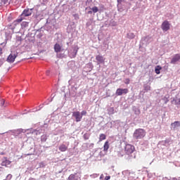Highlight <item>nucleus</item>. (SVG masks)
<instances>
[{"label":"nucleus","instance_id":"nucleus-30","mask_svg":"<svg viewBox=\"0 0 180 180\" xmlns=\"http://www.w3.org/2000/svg\"><path fill=\"white\" fill-rule=\"evenodd\" d=\"M92 12H93L92 11H89L87 12V13H88L89 15H92Z\"/></svg>","mask_w":180,"mask_h":180},{"label":"nucleus","instance_id":"nucleus-18","mask_svg":"<svg viewBox=\"0 0 180 180\" xmlns=\"http://www.w3.org/2000/svg\"><path fill=\"white\" fill-rule=\"evenodd\" d=\"M127 37L128 39H134V37H136V35H134V33L131 32L127 34Z\"/></svg>","mask_w":180,"mask_h":180},{"label":"nucleus","instance_id":"nucleus-16","mask_svg":"<svg viewBox=\"0 0 180 180\" xmlns=\"http://www.w3.org/2000/svg\"><path fill=\"white\" fill-rule=\"evenodd\" d=\"M161 70H162V68L160 65H158L155 69V72L156 74L158 75V74H160Z\"/></svg>","mask_w":180,"mask_h":180},{"label":"nucleus","instance_id":"nucleus-28","mask_svg":"<svg viewBox=\"0 0 180 180\" xmlns=\"http://www.w3.org/2000/svg\"><path fill=\"white\" fill-rule=\"evenodd\" d=\"M73 16L75 18V19H79V15L78 14H74Z\"/></svg>","mask_w":180,"mask_h":180},{"label":"nucleus","instance_id":"nucleus-8","mask_svg":"<svg viewBox=\"0 0 180 180\" xmlns=\"http://www.w3.org/2000/svg\"><path fill=\"white\" fill-rule=\"evenodd\" d=\"M33 11V8H31L30 10L29 9H25L22 14H21V16H23L24 18H26L27 16H30L32 15V11Z\"/></svg>","mask_w":180,"mask_h":180},{"label":"nucleus","instance_id":"nucleus-29","mask_svg":"<svg viewBox=\"0 0 180 180\" xmlns=\"http://www.w3.org/2000/svg\"><path fill=\"white\" fill-rule=\"evenodd\" d=\"M151 87H150V86H147L146 88H145V90L146 91H150Z\"/></svg>","mask_w":180,"mask_h":180},{"label":"nucleus","instance_id":"nucleus-2","mask_svg":"<svg viewBox=\"0 0 180 180\" xmlns=\"http://www.w3.org/2000/svg\"><path fill=\"white\" fill-rule=\"evenodd\" d=\"M135 148L133 145L131 144H127L125 146V153L127 154V155H130V154H133L134 153Z\"/></svg>","mask_w":180,"mask_h":180},{"label":"nucleus","instance_id":"nucleus-4","mask_svg":"<svg viewBox=\"0 0 180 180\" xmlns=\"http://www.w3.org/2000/svg\"><path fill=\"white\" fill-rule=\"evenodd\" d=\"M171 24H169V22L168 20H165L161 25V29L163 30V32H168L169 30Z\"/></svg>","mask_w":180,"mask_h":180},{"label":"nucleus","instance_id":"nucleus-35","mask_svg":"<svg viewBox=\"0 0 180 180\" xmlns=\"http://www.w3.org/2000/svg\"><path fill=\"white\" fill-rule=\"evenodd\" d=\"M85 140H88V138L87 137H84Z\"/></svg>","mask_w":180,"mask_h":180},{"label":"nucleus","instance_id":"nucleus-23","mask_svg":"<svg viewBox=\"0 0 180 180\" xmlns=\"http://www.w3.org/2000/svg\"><path fill=\"white\" fill-rule=\"evenodd\" d=\"M174 124V127H176V126H179L180 124V122L179 121H175L173 124Z\"/></svg>","mask_w":180,"mask_h":180},{"label":"nucleus","instance_id":"nucleus-6","mask_svg":"<svg viewBox=\"0 0 180 180\" xmlns=\"http://www.w3.org/2000/svg\"><path fill=\"white\" fill-rule=\"evenodd\" d=\"M72 116L75 117L76 122H81V119H82V115H81L79 111L73 112Z\"/></svg>","mask_w":180,"mask_h":180},{"label":"nucleus","instance_id":"nucleus-14","mask_svg":"<svg viewBox=\"0 0 180 180\" xmlns=\"http://www.w3.org/2000/svg\"><path fill=\"white\" fill-rule=\"evenodd\" d=\"M23 19H25V18L23 16H22V15L20 16V18L18 19H16L13 23L14 25L16 26V25H19V23H20V22H22V20H23Z\"/></svg>","mask_w":180,"mask_h":180},{"label":"nucleus","instance_id":"nucleus-9","mask_svg":"<svg viewBox=\"0 0 180 180\" xmlns=\"http://www.w3.org/2000/svg\"><path fill=\"white\" fill-rule=\"evenodd\" d=\"M54 51L55 53H61V51H63V46L61 45H60V44L56 43L54 46Z\"/></svg>","mask_w":180,"mask_h":180},{"label":"nucleus","instance_id":"nucleus-7","mask_svg":"<svg viewBox=\"0 0 180 180\" xmlns=\"http://www.w3.org/2000/svg\"><path fill=\"white\" fill-rule=\"evenodd\" d=\"M180 60V53L175 54L171 60V64H176Z\"/></svg>","mask_w":180,"mask_h":180},{"label":"nucleus","instance_id":"nucleus-20","mask_svg":"<svg viewBox=\"0 0 180 180\" xmlns=\"http://www.w3.org/2000/svg\"><path fill=\"white\" fill-rule=\"evenodd\" d=\"M93 13H96L97 12L99 11V8H98L97 6H94L93 8H91Z\"/></svg>","mask_w":180,"mask_h":180},{"label":"nucleus","instance_id":"nucleus-10","mask_svg":"<svg viewBox=\"0 0 180 180\" xmlns=\"http://www.w3.org/2000/svg\"><path fill=\"white\" fill-rule=\"evenodd\" d=\"M68 180H81V176L77 174H72L69 176Z\"/></svg>","mask_w":180,"mask_h":180},{"label":"nucleus","instance_id":"nucleus-25","mask_svg":"<svg viewBox=\"0 0 180 180\" xmlns=\"http://www.w3.org/2000/svg\"><path fill=\"white\" fill-rule=\"evenodd\" d=\"M80 115H81L82 117V116H86V110L82 111Z\"/></svg>","mask_w":180,"mask_h":180},{"label":"nucleus","instance_id":"nucleus-32","mask_svg":"<svg viewBox=\"0 0 180 180\" xmlns=\"http://www.w3.org/2000/svg\"><path fill=\"white\" fill-rule=\"evenodd\" d=\"M100 179H103V174H101Z\"/></svg>","mask_w":180,"mask_h":180},{"label":"nucleus","instance_id":"nucleus-36","mask_svg":"<svg viewBox=\"0 0 180 180\" xmlns=\"http://www.w3.org/2000/svg\"><path fill=\"white\" fill-rule=\"evenodd\" d=\"M85 140H88V138L87 137H84Z\"/></svg>","mask_w":180,"mask_h":180},{"label":"nucleus","instance_id":"nucleus-37","mask_svg":"<svg viewBox=\"0 0 180 180\" xmlns=\"http://www.w3.org/2000/svg\"><path fill=\"white\" fill-rule=\"evenodd\" d=\"M75 54H77V52L75 53Z\"/></svg>","mask_w":180,"mask_h":180},{"label":"nucleus","instance_id":"nucleus-33","mask_svg":"<svg viewBox=\"0 0 180 180\" xmlns=\"http://www.w3.org/2000/svg\"><path fill=\"white\" fill-rule=\"evenodd\" d=\"M118 4H122V0H117Z\"/></svg>","mask_w":180,"mask_h":180},{"label":"nucleus","instance_id":"nucleus-34","mask_svg":"<svg viewBox=\"0 0 180 180\" xmlns=\"http://www.w3.org/2000/svg\"><path fill=\"white\" fill-rule=\"evenodd\" d=\"M172 180H178V179H176V178H173Z\"/></svg>","mask_w":180,"mask_h":180},{"label":"nucleus","instance_id":"nucleus-24","mask_svg":"<svg viewBox=\"0 0 180 180\" xmlns=\"http://www.w3.org/2000/svg\"><path fill=\"white\" fill-rule=\"evenodd\" d=\"M174 102L175 105H180V98H176Z\"/></svg>","mask_w":180,"mask_h":180},{"label":"nucleus","instance_id":"nucleus-12","mask_svg":"<svg viewBox=\"0 0 180 180\" xmlns=\"http://www.w3.org/2000/svg\"><path fill=\"white\" fill-rule=\"evenodd\" d=\"M59 150L62 153H64V152L67 151V150H68V147L67 146H65V144H61L59 146Z\"/></svg>","mask_w":180,"mask_h":180},{"label":"nucleus","instance_id":"nucleus-26","mask_svg":"<svg viewBox=\"0 0 180 180\" xmlns=\"http://www.w3.org/2000/svg\"><path fill=\"white\" fill-rule=\"evenodd\" d=\"M6 179H8V180L12 179V174H8L6 176Z\"/></svg>","mask_w":180,"mask_h":180},{"label":"nucleus","instance_id":"nucleus-11","mask_svg":"<svg viewBox=\"0 0 180 180\" xmlns=\"http://www.w3.org/2000/svg\"><path fill=\"white\" fill-rule=\"evenodd\" d=\"M96 60L97 62L99 63V64H103V63H105V58H103V56L101 55H97L96 56Z\"/></svg>","mask_w":180,"mask_h":180},{"label":"nucleus","instance_id":"nucleus-5","mask_svg":"<svg viewBox=\"0 0 180 180\" xmlns=\"http://www.w3.org/2000/svg\"><path fill=\"white\" fill-rule=\"evenodd\" d=\"M16 57H18V53H11L8 56V57L7 58V62L8 63H14Z\"/></svg>","mask_w":180,"mask_h":180},{"label":"nucleus","instance_id":"nucleus-31","mask_svg":"<svg viewBox=\"0 0 180 180\" xmlns=\"http://www.w3.org/2000/svg\"><path fill=\"white\" fill-rule=\"evenodd\" d=\"M46 75H50V70L46 71Z\"/></svg>","mask_w":180,"mask_h":180},{"label":"nucleus","instance_id":"nucleus-22","mask_svg":"<svg viewBox=\"0 0 180 180\" xmlns=\"http://www.w3.org/2000/svg\"><path fill=\"white\" fill-rule=\"evenodd\" d=\"M91 178H98L99 176V174L94 173L90 175Z\"/></svg>","mask_w":180,"mask_h":180},{"label":"nucleus","instance_id":"nucleus-15","mask_svg":"<svg viewBox=\"0 0 180 180\" xmlns=\"http://www.w3.org/2000/svg\"><path fill=\"white\" fill-rule=\"evenodd\" d=\"M12 162L10 160H6L1 162L2 167H8V165H11Z\"/></svg>","mask_w":180,"mask_h":180},{"label":"nucleus","instance_id":"nucleus-17","mask_svg":"<svg viewBox=\"0 0 180 180\" xmlns=\"http://www.w3.org/2000/svg\"><path fill=\"white\" fill-rule=\"evenodd\" d=\"M103 140H106V135H105L104 134H101L99 135V141H103Z\"/></svg>","mask_w":180,"mask_h":180},{"label":"nucleus","instance_id":"nucleus-21","mask_svg":"<svg viewBox=\"0 0 180 180\" xmlns=\"http://www.w3.org/2000/svg\"><path fill=\"white\" fill-rule=\"evenodd\" d=\"M47 141V136L46 135H42L41 137V141L45 142Z\"/></svg>","mask_w":180,"mask_h":180},{"label":"nucleus","instance_id":"nucleus-13","mask_svg":"<svg viewBox=\"0 0 180 180\" xmlns=\"http://www.w3.org/2000/svg\"><path fill=\"white\" fill-rule=\"evenodd\" d=\"M109 147H110V145L109 144V141H106L103 145V151L107 153L108 150H109Z\"/></svg>","mask_w":180,"mask_h":180},{"label":"nucleus","instance_id":"nucleus-3","mask_svg":"<svg viewBox=\"0 0 180 180\" xmlns=\"http://www.w3.org/2000/svg\"><path fill=\"white\" fill-rule=\"evenodd\" d=\"M127 94H129V89L119 88L115 92V95H117V96H122V95H126Z\"/></svg>","mask_w":180,"mask_h":180},{"label":"nucleus","instance_id":"nucleus-19","mask_svg":"<svg viewBox=\"0 0 180 180\" xmlns=\"http://www.w3.org/2000/svg\"><path fill=\"white\" fill-rule=\"evenodd\" d=\"M29 26V22L23 21L21 23V27H27Z\"/></svg>","mask_w":180,"mask_h":180},{"label":"nucleus","instance_id":"nucleus-27","mask_svg":"<svg viewBox=\"0 0 180 180\" xmlns=\"http://www.w3.org/2000/svg\"><path fill=\"white\" fill-rule=\"evenodd\" d=\"M125 84H126V85H129V84H130V79H126Z\"/></svg>","mask_w":180,"mask_h":180},{"label":"nucleus","instance_id":"nucleus-1","mask_svg":"<svg viewBox=\"0 0 180 180\" xmlns=\"http://www.w3.org/2000/svg\"><path fill=\"white\" fill-rule=\"evenodd\" d=\"M134 139L136 140H140L141 139H144L146 137V130L143 129H137L134 132Z\"/></svg>","mask_w":180,"mask_h":180}]
</instances>
